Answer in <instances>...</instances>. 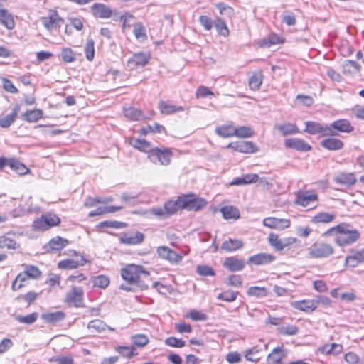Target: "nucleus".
Masks as SVG:
<instances>
[{"mask_svg": "<svg viewBox=\"0 0 364 364\" xmlns=\"http://www.w3.org/2000/svg\"><path fill=\"white\" fill-rule=\"evenodd\" d=\"M331 235H335V242L339 247L351 245L360 237V232L347 223H340L323 233L324 236Z\"/></svg>", "mask_w": 364, "mask_h": 364, "instance_id": "1", "label": "nucleus"}, {"mask_svg": "<svg viewBox=\"0 0 364 364\" xmlns=\"http://www.w3.org/2000/svg\"><path fill=\"white\" fill-rule=\"evenodd\" d=\"M149 272L144 269L142 266L136 264H128L121 270V276L129 284H136L139 282L141 275L149 276Z\"/></svg>", "mask_w": 364, "mask_h": 364, "instance_id": "2", "label": "nucleus"}, {"mask_svg": "<svg viewBox=\"0 0 364 364\" xmlns=\"http://www.w3.org/2000/svg\"><path fill=\"white\" fill-rule=\"evenodd\" d=\"M172 155L169 149H161L155 147L149 151L148 158L154 164L168 166L171 162Z\"/></svg>", "mask_w": 364, "mask_h": 364, "instance_id": "3", "label": "nucleus"}, {"mask_svg": "<svg viewBox=\"0 0 364 364\" xmlns=\"http://www.w3.org/2000/svg\"><path fill=\"white\" fill-rule=\"evenodd\" d=\"M180 202H181L182 209L189 211H198L201 210L206 205V201L197 197L194 194L182 195L180 196Z\"/></svg>", "mask_w": 364, "mask_h": 364, "instance_id": "4", "label": "nucleus"}, {"mask_svg": "<svg viewBox=\"0 0 364 364\" xmlns=\"http://www.w3.org/2000/svg\"><path fill=\"white\" fill-rule=\"evenodd\" d=\"M334 249L331 244L315 242L309 250V255L313 258H325L332 255Z\"/></svg>", "mask_w": 364, "mask_h": 364, "instance_id": "5", "label": "nucleus"}, {"mask_svg": "<svg viewBox=\"0 0 364 364\" xmlns=\"http://www.w3.org/2000/svg\"><path fill=\"white\" fill-rule=\"evenodd\" d=\"M84 291L81 287H73L71 289L66 293L65 302L75 307H82L83 303Z\"/></svg>", "mask_w": 364, "mask_h": 364, "instance_id": "6", "label": "nucleus"}, {"mask_svg": "<svg viewBox=\"0 0 364 364\" xmlns=\"http://www.w3.org/2000/svg\"><path fill=\"white\" fill-rule=\"evenodd\" d=\"M328 136H333L338 135V132L349 133L353 130V127L350 122L347 119H339L328 124Z\"/></svg>", "mask_w": 364, "mask_h": 364, "instance_id": "7", "label": "nucleus"}, {"mask_svg": "<svg viewBox=\"0 0 364 364\" xmlns=\"http://www.w3.org/2000/svg\"><path fill=\"white\" fill-rule=\"evenodd\" d=\"M41 22L44 27L51 31L53 29H58L63 23V20L55 10H50L48 17H42Z\"/></svg>", "mask_w": 364, "mask_h": 364, "instance_id": "8", "label": "nucleus"}, {"mask_svg": "<svg viewBox=\"0 0 364 364\" xmlns=\"http://www.w3.org/2000/svg\"><path fill=\"white\" fill-rule=\"evenodd\" d=\"M304 132L310 134H320L321 136H328L330 129H328V124H321L316 122L307 121L305 122Z\"/></svg>", "mask_w": 364, "mask_h": 364, "instance_id": "9", "label": "nucleus"}, {"mask_svg": "<svg viewBox=\"0 0 364 364\" xmlns=\"http://www.w3.org/2000/svg\"><path fill=\"white\" fill-rule=\"evenodd\" d=\"M262 223L264 226L278 230H282L287 228L291 225V222L289 219L277 218L274 217L265 218L263 220Z\"/></svg>", "mask_w": 364, "mask_h": 364, "instance_id": "10", "label": "nucleus"}, {"mask_svg": "<svg viewBox=\"0 0 364 364\" xmlns=\"http://www.w3.org/2000/svg\"><path fill=\"white\" fill-rule=\"evenodd\" d=\"M150 59V55L145 53H135L132 58L127 61V66L134 70L138 68H142L145 66Z\"/></svg>", "mask_w": 364, "mask_h": 364, "instance_id": "11", "label": "nucleus"}, {"mask_svg": "<svg viewBox=\"0 0 364 364\" xmlns=\"http://www.w3.org/2000/svg\"><path fill=\"white\" fill-rule=\"evenodd\" d=\"M228 148L244 154H253L258 151V148L252 141L231 142Z\"/></svg>", "mask_w": 364, "mask_h": 364, "instance_id": "12", "label": "nucleus"}, {"mask_svg": "<svg viewBox=\"0 0 364 364\" xmlns=\"http://www.w3.org/2000/svg\"><path fill=\"white\" fill-rule=\"evenodd\" d=\"M92 15L95 18L107 19L110 18L113 14L112 9L104 4L95 3L91 6Z\"/></svg>", "mask_w": 364, "mask_h": 364, "instance_id": "13", "label": "nucleus"}, {"mask_svg": "<svg viewBox=\"0 0 364 364\" xmlns=\"http://www.w3.org/2000/svg\"><path fill=\"white\" fill-rule=\"evenodd\" d=\"M144 238V235L140 232H130L122 234L119 237V241L123 244L136 245L141 243Z\"/></svg>", "mask_w": 364, "mask_h": 364, "instance_id": "14", "label": "nucleus"}, {"mask_svg": "<svg viewBox=\"0 0 364 364\" xmlns=\"http://www.w3.org/2000/svg\"><path fill=\"white\" fill-rule=\"evenodd\" d=\"M364 262V248L358 250H351L350 255L345 259V265L355 267L359 263Z\"/></svg>", "mask_w": 364, "mask_h": 364, "instance_id": "15", "label": "nucleus"}, {"mask_svg": "<svg viewBox=\"0 0 364 364\" xmlns=\"http://www.w3.org/2000/svg\"><path fill=\"white\" fill-rule=\"evenodd\" d=\"M284 144L287 148L299 151H308L311 149V146L309 144L306 143L304 139L299 138L287 139L284 141Z\"/></svg>", "mask_w": 364, "mask_h": 364, "instance_id": "16", "label": "nucleus"}, {"mask_svg": "<svg viewBox=\"0 0 364 364\" xmlns=\"http://www.w3.org/2000/svg\"><path fill=\"white\" fill-rule=\"evenodd\" d=\"M223 267L230 272H240L244 269L245 264L243 259L232 256L225 259Z\"/></svg>", "mask_w": 364, "mask_h": 364, "instance_id": "17", "label": "nucleus"}, {"mask_svg": "<svg viewBox=\"0 0 364 364\" xmlns=\"http://www.w3.org/2000/svg\"><path fill=\"white\" fill-rule=\"evenodd\" d=\"M157 253L160 257L170 262H178L182 257L166 246H161L157 248Z\"/></svg>", "mask_w": 364, "mask_h": 364, "instance_id": "18", "label": "nucleus"}, {"mask_svg": "<svg viewBox=\"0 0 364 364\" xmlns=\"http://www.w3.org/2000/svg\"><path fill=\"white\" fill-rule=\"evenodd\" d=\"M275 259V257L273 255L269 253H259L250 256L247 259V264H255V265H262L267 264Z\"/></svg>", "mask_w": 364, "mask_h": 364, "instance_id": "19", "label": "nucleus"}, {"mask_svg": "<svg viewBox=\"0 0 364 364\" xmlns=\"http://www.w3.org/2000/svg\"><path fill=\"white\" fill-rule=\"evenodd\" d=\"M291 306L295 309L306 313H311L317 308V302L314 301V299H304L292 302Z\"/></svg>", "mask_w": 364, "mask_h": 364, "instance_id": "20", "label": "nucleus"}, {"mask_svg": "<svg viewBox=\"0 0 364 364\" xmlns=\"http://www.w3.org/2000/svg\"><path fill=\"white\" fill-rule=\"evenodd\" d=\"M320 145L329 151H338L343 148L344 144L343 142L336 138H333V136H328L321 141Z\"/></svg>", "mask_w": 364, "mask_h": 364, "instance_id": "21", "label": "nucleus"}, {"mask_svg": "<svg viewBox=\"0 0 364 364\" xmlns=\"http://www.w3.org/2000/svg\"><path fill=\"white\" fill-rule=\"evenodd\" d=\"M0 24H2L8 30L15 28L14 16L6 9H0Z\"/></svg>", "mask_w": 364, "mask_h": 364, "instance_id": "22", "label": "nucleus"}, {"mask_svg": "<svg viewBox=\"0 0 364 364\" xmlns=\"http://www.w3.org/2000/svg\"><path fill=\"white\" fill-rule=\"evenodd\" d=\"M65 318V314L62 311L55 312H46L41 314V318L48 324H56Z\"/></svg>", "mask_w": 364, "mask_h": 364, "instance_id": "23", "label": "nucleus"}, {"mask_svg": "<svg viewBox=\"0 0 364 364\" xmlns=\"http://www.w3.org/2000/svg\"><path fill=\"white\" fill-rule=\"evenodd\" d=\"M318 196L316 193L309 194L307 192H301L297 194L295 203L304 207H306L311 203L317 201Z\"/></svg>", "mask_w": 364, "mask_h": 364, "instance_id": "24", "label": "nucleus"}, {"mask_svg": "<svg viewBox=\"0 0 364 364\" xmlns=\"http://www.w3.org/2000/svg\"><path fill=\"white\" fill-rule=\"evenodd\" d=\"M123 112L127 118L132 121H140L151 118L145 117L141 109L134 107H124Z\"/></svg>", "mask_w": 364, "mask_h": 364, "instance_id": "25", "label": "nucleus"}, {"mask_svg": "<svg viewBox=\"0 0 364 364\" xmlns=\"http://www.w3.org/2000/svg\"><path fill=\"white\" fill-rule=\"evenodd\" d=\"M87 262V260L82 257L80 260H75L73 259H67L60 261L58 263L59 269H73L80 266H83Z\"/></svg>", "mask_w": 364, "mask_h": 364, "instance_id": "26", "label": "nucleus"}, {"mask_svg": "<svg viewBox=\"0 0 364 364\" xmlns=\"http://www.w3.org/2000/svg\"><path fill=\"white\" fill-rule=\"evenodd\" d=\"M243 247V242L237 239H229L225 240L221 245V250L226 252H234L241 249Z\"/></svg>", "mask_w": 364, "mask_h": 364, "instance_id": "27", "label": "nucleus"}, {"mask_svg": "<svg viewBox=\"0 0 364 364\" xmlns=\"http://www.w3.org/2000/svg\"><path fill=\"white\" fill-rule=\"evenodd\" d=\"M286 356V353L283 346L274 348L268 355L267 360L269 363L282 362V360Z\"/></svg>", "mask_w": 364, "mask_h": 364, "instance_id": "28", "label": "nucleus"}, {"mask_svg": "<svg viewBox=\"0 0 364 364\" xmlns=\"http://www.w3.org/2000/svg\"><path fill=\"white\" fill-rule=\"evenodd\" d=\"M87 328L92 333H101L107 328L109 331L114 330L113 328L107 326L105 323L100 319H95L90 321L87 325Z\"/></svg>", "mask_w": 364, "mask_h": 364, "instance_id": "29", "label": "nucleus"}, {"mask_svg": "<svg viewBox=\"0 0 364 364\" xmlns=\"http://www.w3.org/2000/svg\"><path fill=\"white\" fill-rule=\"evenodd\" d=\"M180 200V196L176 200H168L164 205V212L167 214L168 218L175 214L178 210L182 209L181 202Z\"/></svg>", "mask_w": 364, "mask_h": 364, "instance_id": "30", "label": "nucleus"}, {"mask_svg": "<svg viewBox=\"0 0 364 364\" xmlns=\"http://www.w3.org/2000/svg\"><path fill=\"white\" fill-rule=\"evenodd\" d=\"M220 212L223 217L225 220H237L240 217V213L239 210L232 205H226L220 209Z\"/></svg>", "mask_w": 364, "mask_h": 364, "instance_id": "31", "label": "nucleus"}, {"mask_svg": "<svg viewBox=\"0 0 364 364\" xmlns=\"http://www.w3.org/2000/svg\"><path fill=\"white\" fill-rule=\"evenodd\" d=\"M159 109H160L161 112L164 114H172L178 112H183L184 110V108L182 106L169 105L162 100L159 102Z\"/></svg>", "mask_w": 364, "mask_h": 364, "instance_id": "32", "label": "nucleus"}, {"mask_svg": "<svg viewBox=\"0 0 364 364\" xmlns=\"http://www.w3.org/2000/svg\"><path fill=\"white\" fill-rule=\"evenodd\" d=\"M343 350V346L333 343L331 344H325L319 348V351L323 354H332L334 355L340 354Z\"/></svg>", "mask_w": 364, "mask_h": 364, "instance_id": "33", "label": "nucleus"}, {"mask_svg": "<svg viewBox=\"0 0 364 364\" xmlns=\"http://www.w3.org/2000/svg\"><path fill=\"white\" fill-rule=\"evenodd\" d=\"M334 181L336 183L350 186L355 183L356 179L353 173H342L336 176Z\"/></svg>", "mask_w": 364, "mask_h": 364, "instance_id": "34", "label": "nucleus"}, {"mask_svg": "<svg viewBox=\"0 0 364 364\" xmlns=\"http://www.w3.org/2000/svg\"><path fill=\"white\" fill-rule=\"evenodd\" d=\"M335 218L336 216L334 214L322 212L312 217L311 221L315 224H327L332 222L335 219Z\"/></svg>", "mask_w": 364, "mask_h": 364, "instance_id": "35", "label": "nucleus"}, {"mask_svg": "<svg viewBox=\"0 0 364 364\" xmlns=\"http://www.w3.org/2000/svg\"><path fill=\"white\" fill-rule=\"evenodd\" d=\"M68 244L66 239L57 236L49 241L46 247H49L53 251H60Z\"/></svg>", "mask_w": 364, "mask_h": 364, "instance_id": "36", "label": "nucleus"}, {"mask_svg": "<svg viewBox=\"0 0 364 364\" xmlns=\"http://www.w3.org/2000/svg\"><path fill=\"white\" fill-rule=\"evenodd\" d=\"M275 127L284 136L296 134L299 132L296 124L289 122L277 124Z\"/></svg>", "mask_w": 364, "mask_h": 364, "instance_id": "37", "label": "nucleus"}, {"mask_svg": "<svg viewBox=\"0 0 364 364\" xmlns=\"http://www.w3.org/2000/svg\"><path fill=\"white\" fill-rule=\"evenodd\" d=\"M130 144L136 149L141 151L147 152L151 149V144L144 139L132 138L130 139Z\"/></svg>", "mask_w": 364, "mask_h": 364, "instance_id": "38", "label": "nucleus"}, {"mask_svg": "<svg viewBox=\"0 0 364 364\" xmlns=\"http://www.w3.org/2000/svg\"><path fill=\"white\" fill-rule=\"evenodd\" d=\"M19 111L18 105H16L12 110L11 113L7 114L4 117L0 119V127L2 128H8L14 122Z\"/></svg>", "mask_w": 364, "mask_h": 364, "instance_id": "39", "label": "nucleus"}, {"mask_svg": "<svg viewBox=\"0 0 364 364\" xmlns=\"http://www.w3.org/2000/svg\"><path fill=\"white\" fill-rule=\"evenodd\" d=\"M235 127L230 124L218 126L215 128V133L223 138L235 136Z\"/></svg>", "mask_w": 364, "mask_h": 364, "instance_id": "40", "label": "nucleus"}, {"mask_svg": "<svg viewBox=\"0 0 364 364\" xmlns=\"http://www.w3.org/2000/svg\"><path fill=\"white\" fill-rule=\"evenodd\" d=\"M43 113L41 109L27 110L23 118L28 122H36L43 117Z\"/></svg>", "mask_w": 364, "mask_h": 364, "instance_id": "41", "label": "nucleus"}, {"mask_svg": "<svg viewBox=\"0 0 364 364\" xmlns=\"http://www.w3.org/2000/svg\"><path fill=\"white\" fill-rule=\"evenodd\" d=\"M166 129L164 126L155 122L152 125L149 124L146 127H142L139 133L141 135H146L148 133L154 132V133H162L165 132Z\"/></svg>", "mask_w": 364, "mask_h": 364, "instance_id": "42", "label": "nucleus"}, {"mask_svg": "<svg viewBox=\"0 0 364 364\" xmlns=\"http://www.w3.org/2000/svg\"><path fill=\"white\" fill-rule=\"evenodd\" d=\"M213 26L220 35L225 37L229 35V30L223 18L217 17L214 21Z\"/></svg>", "mask_w": 364, "mask_h": 364, "instance_id": "43", "label": "nucleus"}, {"mask_svg": "<svg viewBox=\"0 0 364 364\" xmlns=\"http://www.w3.org/2000/svg\"><path fill=\"white\" fill-rule=\"evenodd\" d=\"M9 167L19 175L26 174L29 169L19 161L10 159Z\"/></svg>", "mask_w": 364, "mask_h": 364, "instance_id": "44", "label": "nucleus"}, {"mask_svg": "<svg viewBox=\"0 0 364 364\" xmlns=\"http://www.w3.org/2000/svg\"><path fill=\"white\" fill-rule=\"evenodd\" d=\"M215 7L218 9L220 16L222 18H231L234 15V9L228 6V4L220 2L215 4Z\"/></svg>", "mask_w": 364, "mask_h": 364, "instance_id": "45", "label": "nucleus"}, {"mask_svg": "<svg viewBox=\"0 0 364 364\" xmlns=\"http://www.w3.org/2000/svg\"><path fill=\"white\" fill-rule=\"evenodd\" d=\"M133 33L138 40L145 41L148 38L146 28L141 22H137L134 24Z\"/></svg>", "mask_w": 364, "mask_h": 364, "instance_id": "46", "label": "nucleus"}, {"mask_svg": "<svg viewBox=\"0 0 364 364\" xmlns=\"http://www.w3.org/2000/svg\"><path fill=\"white\" fill-rule=\"evenodd\" d=\"M268 241L277 251H282L287 245V243H284L279 239L278 235L272 232L269 235Z\"/></svg>", "mask_w": 364, "mask_h": 364, "instance_id": "47", "label": "nucleus"}, {"mask_svg": "<svg viewBox=\"0 0 364 364\" xmlns=\"http://www.w3.org/2000/svg\"><path fill=\"white\" fill-rule=\"evenodd\" d=\"M38 317V313L33 312L32 314H28L26 316H22V315H16L14 316L15 319L21 323H25L28 325L33 324L35 323Z\"/></svg>", "mask_w": 364, "mask_h": 364, "instance_id": "48", "label": "nucleus"}, {"mask_svg": "<svg viewBox=\"0 0 364 364\" xmlns=\"http://www.w3.org/2000/svg\"><path fill=\"white\" fill-rule=\"evenodd\" d=\"M92 282L94 287L105 289L109 284L110 281L108 277L100 274L92 277Z\"/></svg>", "mask_w": 364, "mask_h": 364, "instance_id": "49", "label": "nucleus"}, {"mask_svg": "<svg viewBox=\"0 0 364 364\" xmlns=\"http://www.w3.org/2000/svg\"><path fill=\"white\" fill-rule=\"evenodd\" d=\"M235 136H237L238 138H248L251 137L254 132L251 129V127L248 126H242L240 127H235Z\"/></svg>", "mask_w": 364, "mask_h": 364, "instance_id": "50", "label": "nucleus"}, {"mask_svg": "<svg viewBox=\"0 0 364 364\" xmlns=\"http://www.w3.org/2000/svg\"><path fill=\"white\" fill-rule=\"evenodd\" d=\"M277 331L279 333L284 336H294L298 333L299 328L291 324L282 325V326L278 328Z\"/></svg>", "mask_w": 364, "mask_h": 364, "instance_id": "51", "label": "nucleus"}, {"mask_svg": "<svg viewBox=\"0 0 364 364\" xmlns=\"http://www.w3.org/2000/svg\"><path fill=\"white\" fill-rule=\"evenodd\" d=\"M23 266L24 267L23 272L28 278L37 279L41 276V272L36 266L30 264H23Z\"/></svg>", "mask_w": 364, "mask_h": 364, "instance_id": "52", "label": "nucleus"}, {"mask_svg": "<svg viewBox=\"0 0 364 364\" xmlns=\"http://www.w3.org/2000/svg\"><path fill=\"white\" fill-rule=\"evenodd\" d=\"M263 75L261 73H255L249 80V87L252 90H257L262 83Z\"/></svg>", "mask_w": 364, "mask_h": 364, "instance_id": "53", "label": "nucleus"}, {"mask_svg": "<svg viewBox=\"0 0 364 364\" xmlns=\"http://www.w3.org/2000/svg\"><path fill=\"white\" fill-rule=\"evenodd\" d=\"M247 294L257 298L264 297L267 295L268 291L265 287H250L248 288Z\"/></svg>", "mask_w": 364, "mask_h": 364, "instance_id": "54", "label": "nucleus"}, {"mask_svg": "<svg viewBox=\"0 0 364 364\" xmlns=\"http://www.w3.org/2000/svg\"><path fill=\"white\" fill-rule=\"evenodd\" d=\"M18 247L19 245L14 239L8 237L6 235L0 237V248L6 247L11 250H16Z\"/></svg>", "mask_w": 364, "mask_h": 364, "instance_id": "55", "label": "nucleus"}, {"mask_svg": "<svg viewBox=\"0 0 364 364\" xmlns=\"http://www.w3.org/2000/svg\"><path fill=\"white\" fill-rule=\"evenodd\" d=\"M28 279V277L23 272H20L14 280L11 289L14 291H16L20 289L21 287L24 286V282H26Z\"/></svg>", "mask_w": 364, "mask_h": 364, "instance_id": "56", "label": "nucleus"}, {"mask_svg": "<svg viewBox=\"0 0 364 364\" xmlns=\"http://www.w3.org/2000/svg\"><path fill=\"white\" fill-rule=\"evenodd\" d=\"M97 226L99 228H114V229H120L125 228L127 226L126 223L122 222H119L116 220H105L100 222Z\"/></svg>", "mask_w": 364, "mask_h": 364, "instance_id": "57", "label": "nucleus"}, {"mask_svg": "<svg viewBox=\"0 0 364 364\" xmlns=\"http://www.w3.org/2000/svg\"><path fill=\"white\" fill-rule=\"evenodd\" d=\"M238 291H226L222 293H220L217 298L219 300H222L227 302H232L236 300L237 296L238 295Z\"/></svg>", "mask_w": 364, "mask_h": 364, "instance_id": "58", "label": "nucleus"}, {"mask_svg": "<svg viewBox=\"0 0 364 364\" xmlns=\"http://www.w3.org/2000/svg\"><path fill=\"white\" fill-rule=\"evenodd\" d=\"M119 20L122 21V28H130L134 26V21L135 17L129 12H125L123 15L120 16Z\"/></svg>", "mask_w": 364, "mask_h": 364, "instance_id": "59", "label": "nucleus"}, {"mask_svg": "<svg viewBox=\"0 0 364 364\" xmlns=\"http://www.w3.org/2000/svg\"><path fill=\"white\" fill-rule=\"evenodd\" d=\"M95 42L92 39H88L85 46V53L86 55V58L89 61H92L95 56Z\"/></svg>", "mask_w": 364, "mask_h": 364, "instance_id": "60", "label": "nucleus"}, {"mask_svg": "<svg viewBox=\"0 0 364 364\" xmlns=\"http://www.w3.org/2000/svg\"><path fill=\"white\" fill-rule=\"evenodd\" d=\"M32 228L35 231L46 230L49 228L43 215L41 218H37L33 221Z\"/></svg>", "mask_w": 364, "mask_h": 364, "instance_id": "61", "label": "nucleus"}, {"mask_svg": "<svg viewBox=\"0 0 364 364\" xmlns=\"http://www.w3.org/2000/svg\"><path fill=\"white\" fill-rule=\"evenodd\" d=\"M132 342L139 346L144 347L149 343L148 337L144 334H136L132 336Z\"/></svg>", "mask_w": 364, "mask_h": 364, "instance_id": "62", "label": "nucleus"}, {"mask_svg": "<svg viewBox=\"0 0 364 364\" xmlns=\"http://www.w3.org/2000/svg\"><path fill=\"white\" fill-rule=\"evenodd\" d=\"M164 343L166 346L173 348H183L186 344V342L183 340L173 336L166 338Z\"/></svg>", "mask_w": 364, "mask_h": 364, "instance_id": "63", "label": "nucleus"}, {"mask_svg": "<svg viewBox=\"0 0 364 364\" xmlns=\"http://www.w3.org/2000/svg\"><path fill=\"white\" fill-rule=\"evenodd\" d=\"M61 58L64 62L72 63L75 60V53L70 48H64L61 51Z\"/></svg>", "mask_w": 364, "mask_h": 364, "instance_id": "64", "label": "nucleus"}]
</instances>
